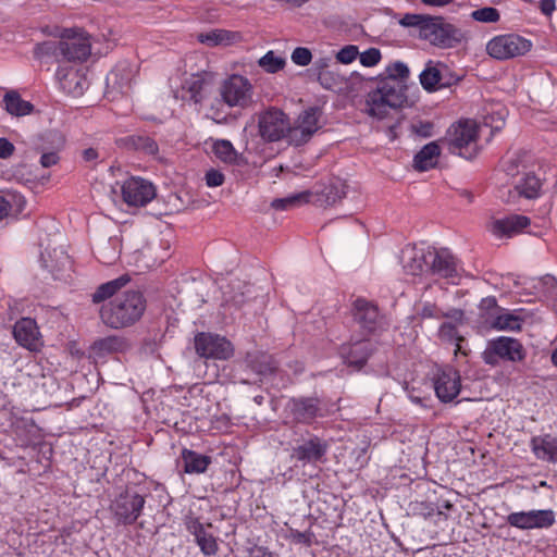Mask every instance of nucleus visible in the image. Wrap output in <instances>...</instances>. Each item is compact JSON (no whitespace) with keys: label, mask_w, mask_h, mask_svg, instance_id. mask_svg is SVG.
<instances>
[{"label":"nucleus","mask_w":557,"mask_h":557,"mask_svg":"<svg viewBox=\"0 0 557 557\" xmlns=\"http://www.w3.org/2000/svg\"><path fill=\"white\" fill-rule=\"evenodd\" d=\"M5 110L15 116H24L32 112L33 104L23 100L16 91H9L3 98Z\"/></svg>","instance_id":"obj_39"},{"label":"nucleus","mask_w":557,"mask_h":557,"mask_svg":"<svg viewBox=\"0 0 557 557\" xmlns=\"http://www.w3.org/2000/svg\"><path fill=\"white\" fill-rule=\"evenodd\" d=\"M326 450L327 444L318 436H312L302 444L294 447L290 456L304 465L317 463L322 461Z\"/></svg>","instance_id":"obj_21"},{"label":"nucleus","mask_w":557,"mask_h":557,"mask_svg":"<svg viewBox=\"0 0 557 557\" xmlns=\"http://www.w3.org/2000/svg\"><path fill=\"white\" fill-rule=\"evenodd\" d=\"M381 52L376 48H369L368 50L360 53V63L363 66H374L376 65L381 60Z\"/></svg>","instance_id":"obj_53"},{"label":"nucleus","mask_w":557,"mask_h":557,"mask_svg":"<svg viewBox=\"0 0 557 557\" xmlns=\"http://www.w3.org/2000/svg\"><path fill=\"white\" fill-rule=\"evenodd\" d=\"M347 194V185L339 178L331 180L321 189L312 193L310 203L318 207H329L341 201Z\"/></svg>","instance_id":"obj_22"},{"label":"nucleus","mask_w":557,"mask_h":557,"mask_svg":"<svg viewBox=\"0 0 557 557\" xmlns=\"http://www.w3.org/2000/svg\"><path fill=\"white\" fill-rule=\"evenodd\" d=\"M532 42L517 34L498 35L486 45V52L496 60H508L524 55L531 50Z\"/></svg>","instance_id":"obj_6"},{"label":"nucleus","mask_w":557,"mask_h":557,"mask_svg":"<svg viewBox=\"0 0 557 557\" xmlns=\"http://www.w3.org/2000/svg\"><path fill=\"white\" fill-rule=\"evenodd\" d=\"M134 71L127 63L117 64L107 75V88L111 91L126 94L132 86Z\"/></svg>","instance_id":"obj_30"},{"label":"nucleus","mask_w":557,"mask_h":557,"mask_svg":"<svg viewBox=\"0 0 557 557\" xmlns=\"http://www.w3.org/2000/svg\"><path fill=\"white\" fill-rule=\"evenodd\" d=\"M555 8V0H541L540 2V9L545 15H550Z\"/></svg>","instance_id":"obj_61"},{"label":"nucleus","mask_w":557,"mask_h":557,"mask_svg":"<svg viewBox=\"0 0 557 557\" xmlns=\"http://www.w3.org/2000/svg\"><path fill=\"white\" fill-rule=\"evenodd\" d=\"M206 183L209 187H218L224 183V175L216 170H209L206 173Z\"/></svg>","instance_id":"obj_54"},{"label":"nucleus","mask_w":557,"mask_h":557,"mask_svg":"<svg viewBox=\"0 0 557 557\" xmlns=\"http://www.w3.org/2000/svg\"><path fill=\"white\" fill-rule=\"evenodd\" d=\"M355 321L366 335L374 334L383 329V318L377 307L363 298H358L354 302Z\"/></svg>","instance_id":"obj_18"},{"label":"nucleus","mask_w":557,"mask_h":557,"mask_svg":"<svg viewBox=\"0 0 557 557\" xmlns=\"http://www.w3.org/2000/svg\"><path fill=\"white\" fill-rule=\"evenodd\" d=\"M55 76L65 92L73 96L83 95L87 79L77 69L71 65L59 66Z\"/></svg>","instance_id":"obj_23"},{"label":"nucleus","mask_w":557,"mask_h":557,"mask_svg":"<svg viewBox=\"0 0 557 557\" xmlns=\"http://www.w3.org/2000/svg\"><path fill=\"white\" fill-rule=\"evenodd\" d=\"M231 290L224 292V301L234 307H242L246 302V295L250 292L249 287L237 281L230 285Z\"/></svg>","instance_id":"obj_43"},{"label":"nucleus","mask_w":557,"mask_h":557,"mask_svg":"<svg viewBox=\"0 0 557 557\" xmlns=\"http://www.w3.org/2000/svg\"><path fill=\"white\" fill-rule=\"evenodd\" d=\"M530 447L539 460L557 463V436L552 434L533 436Z\"/></svg>","instance_id":"obj_26"},{"label":"nucleus","mask_w":557,"mask_h":557,"mask_svg":"<svg viewBox=\"0 0 557 557\" xmlns=\"http://www.w3.org/2000/svg\"><path fill=\"white\" fill-rule=\"evenodd\" d=\"M399 24L414 28L421 40L438 48H453L465 39L461 29L440 15L406 13Z\"/></svg>","instance_id":"obj_1"},{"label":"nucleus","mask_w":557,"mask_h":557,"mask_svg":"<svg viewBox=\"0 0 557 557\" xmlns=\"http://www.w3.org/2000/svg\"><path fill=\"white\" fill-rule=\"evenodd\" d=\"M523 319L508 310H502L493 322L492 327L497 331H519L522 326Z\"/></svg>","instance_id":"obj_40"},{"label":"nucleus","mask_w":557,"mask_h":557,"mask_svg":"<svg viewBox=\"0 0 557 557\" xmlns=\"http://www.w3.org/2000/svg\"><path fill=\"white\" fill-rule=\"evenodd\" d=\"M311 200V191H302L299 194L290 195L285 198H277L271 202V207L275 210H289L299 207L304 203H309Z\"/></svg>","instance_id":"obj_42"},{"label":"nucleus","mask_w":557,"mask_h":557,"mask_svg":"<svg viewBox=\"0 0 557 557\" xmlns=\"http://www.w3.org/2000/svg\"><path fill=\"white\" fill-rule=\"evenodd\" d=\"M321 110L311 107L301 112L294 126L288 132V143L294 146H301L310 140L319 129Z\"/></svg>","instance_id":"obj_13"},{"label":"nucleus","mask_w":557,"mask_h":557,"mask_svg":"<svg viewBox=\"0 0 557 557\" xmlns=\"http://www.w3.org/2000/svg\"><path fill=\"white\" fill-rule=\"evenodd\" d=\"M146 300L141 293L131 290L116 296L100 309L101 321L111 329L134 324L144 314Z\"/></svg>","instance_id":"obj_2"},{"label":"nucleus","mask_w":557,"mask_h":557,"mask_svg":"<svg viewBox=\"0 0 557 557\" xmlns=\"http://www.w3.org/2000/svg\"><path fill=\"white\" fill-rule=\"evenodd\" d=\"M428 272L441 278L447 280L451 284H458L461 277V268L457 258L445 248H429Z\"/></svg>","instance_id":"obj_11"},{"label":"nucleus","mask_w":557,"mask_h":557,"mask_svg":"<svg viewBox=\"0 0 557 557\" xmlns=\"http://www.w3.org/2000/svg\"><path fill=\"white\" fill-rule=\"evenodd\" d=\"M127 348L128 344L123 337L111 335L95 341L89 347V356L94 359H101L112 354L125 351Z\"/></svg>","instance_id":"obj_29"},{"label":"nucleus","mask_w":557,"mask_h":557,"mask_svg":"<svg viewBox=\"0 0 557 557\" xmlns=\"http://www.w3.org/2000/svg\"><path fill=\"white\" fill-rule=\"evenodd\" d=\"M443 70L447 71V67L441 63L429 61L425 64L424 70L419 75V78L422 87L426 91H435L450 85V82L445 79Z\"/></svg>","instance_id":"obj_27"},{"label":"nucleus","mask_w":557,"mask_h":557,"mask_svg":"<svg viewBox=\"0 0 557 557\" xmlns=\"http://www.w3.org/2000/svg\"><path fill=\"white\" fill-rule=\"evenodd\" d=\"M59 162V156L54 151L45 152L40 157V164L44 168H50Z\"/></svg>","instance_id":"obj_57"},{"label":"nucleus","mask_w":557,"mask_h":557,"mask_svg":"<svg viewBox=\"0 0 557 557\" xmlns=\"http://www.w3.org/2000/svg\"><path fill=\"white\" fill-rule=\"evenodd\" d=\"M98 151L94 148H87L83 151V158L87 162L95 161L98 158Z\"/></svg>","instance_id":"obj_63"},{"label":"nucleus","mask_w":557,"mask_h":557,"mask_svg":"<svg viewBox=\"0 0 557 557\" xmlns=\"http://www.w3.org/2000/svg\"><path fill=\"white\" fill-rule=\"evenodd\" d=\"M11 203L2 195H0V220L9 215Z\"/></svg>","instance_id":"obj_62"},{"label":"nucleus","mask_w":557,"mask_h":557,"mask_svg":"<svg viewBox=\"0 0 557 557\" xmlns=\"http://www.w3.org/2000/svg\"><path fill=\"white\" fill-rule=\"evenodd\" d=\"M516 194L527 199L536 198L540 194L541 182L533 172H523L520 177L511 182Z\"/></svg>","instance_id":"obj_34"},{"label":"nucleus","mask_w":557,"mask_h":557,"mask_svg":"<svg viewBox=\"0 0 557 557\" xmlns=\"http://www.w3.org/2000/svg\"><path fill=\"white\" fill-rule=\"evenodd\" d=\"M128 282V275H122L115 280L101 284L92 294V302L100 304L111 298L117 293V290L124 287Z\"/></svg>","instance_id":"obj_38"},{"label":"nucleus","mask_w":557,"mask_h":557,"mask_svg":"<svg viewBox=\"0 0 557 557\" xmlns=\"http://www.w3.org/2000/svg\"><path fill=\"white\" fill-rule=\"evenodd\" d=\"M198 40L210 47L215 46H230L242 40V35L238 32H231L226 29H212L208 33L199 34Z\"/></svg>","instance_id":"obj_35"},{"label":"nucleus","mask_w":557,"mask_h":557,"mask_svg":"<svg viewBox=\"0 0 557 557\" xmlns=\"http://www.w3.org/2000/svg\"><path fill=\"white\" fill-rule=\"evenodd\" d=\"M91 54L90 36L82 28H67L61 34V57L70 62L86 61Z\"/></svg>","instance_id":"obj_9"},{"label":"nucleus","mask_w":557,"mask_h":557,"mask_svg":"<svg viewBox=\"0 0 557 557\" xmlns=\"http://www.w3.org/2000/svg\"><path fill=\"white\" fill-rule=\"evenodd\" d=\"M530 224L529 218L519 214H512L493 221L491 232L497 237H511Z\"/></svg>","instance_id":"obj_28"},{"label":"nucleus","mask_w":557,"mask_h":557,"mask_svg":"<svg viewBox=\"0 0 557 557\" xmlns=\"http://www.w3.org/2000/svg\"><path fill=\"white\" fill-rule=\"evenodd\" d=\"M123 200L128 206L143 207L156 197L154 186L141 178L129 177L121 186Z\"/></svg>","instance_id":"obj_17"},{"label":"nucleus","mask_w":557,"mask_h":557,"mask_svg":"<svg viewBox=\"0 0 557 557\" xmlns=\"http://www.w3.org/2000/svg\"><path fill=\"white\" fill-rule=\"evenodd\" d=\"M471 17L481 23H496L500 18V14L497 9L492 7H484L478 10H474L471 13Z\"/></svg>","instance_id":"obj_50"},{"label":"nucleus","mask_w":557,"mask_h":557,"mask_svg":"<svg viewBox=\"0 0 557 557\" xmlns=\"http://www.w3.org/2000/svg\"><path fill=\"white\" fill-rule=\"evenodd\" d=\"M14 152V146L7 138H0V158L7 159L11 157Z\"/></svg>","instance_id":"obj_56"},{"label":"nucleus","mask_w":557,"mask_h":557,"mask_svg":"<svg viewBox=\"0 0 557 557\" xmlns=\"http://www.w3.org/2000/svg\"><path fill=\"white\" fill-rule=\"evenodd\" d=\"M432 381L435 394L442 403L453 401L460 393V374L451 367L437 368Z\"/></svg>","instance_id":"obj_14"},{"label":"nucleus","mask_w":557,"mask_h":557,"mask_svg":"<svg viewBox=\"0 0 557 557\" xmlns=\"http://www.w3.org/2000/svg\"><path fill=\"white\" fill-rule=\"evenodd\" d=\"M525 156V153L517 152L506 157L503 161L504 171L507 176L512 178V181H516L523 172H527L524 163Z\"/></svg>","instance_id":"obj_41"},{"label":"nucleus","mask_w":557,"mask_h":557,"mask_svg":"<svg viewBox=\"0 0 557 557\" xmlns=\"http://www.w3.org/2000/svg\"><path fill=\"white\" fill-rule=\"evenodd\" d=\"M419 314L422 318H438L440 317V310L435 305L432 304H425L421 308Z\"/></svg>","instance_id":"obj_58"},{"label":"nucleus","mask_w":557,"mask_h":557,"mask_svg":"<svg viewBox=\"0 0 557 557\" xmlns=\"http://www.w3.org/2000/svg\"><path fill=\"white\" fill-rule=\"evenodd\" d=\"M258 127L260 136L272 143L284 137L288 139L290 124L283 111L272 108L259 115Z\"/></svg>","instance_id":"obj_12"},{"label":"nucleus","mask_w":557,"mask_h":557,"mask_svg":"<svg viewBox=\"0 0 557 557\" xmlns=\"http://www.w3.org/2000/svg\"><path fill=\"white\" fill-rule=\"evenodd\" d=\"M287 410L293 421L301 424H311L317 418L325 416L320 398L313 396L292 398Z\"/></svg>","instance_id":"obj_16"},{"label":"nucleus","mask_w":557,"mask_h":557,"mask_svg":"<svg viewBox=\"0 0 557 557\" xmlns=\"http://www.w3.org/2000/svg\"><path fill=\"white\" fill-rule=\"evenodd\" d=\"M293 537L299 543L310 544L309 535L307 533L296 531L293 533Z\"/></svg>","instance_id":"obj_64"},{"label":"nucleus","mask_w":557,"mask_h":557,"mask_svg":"<svg viewBox=\"0 0 557 557\" xmlns=\"http://www.w3.org/2000/svg\"><path fill=\"white\" fill-rule=\"evenodd\" d=\"M441 156V148L437 141H431L421 148L413 158V168L424 172L435 168Z\"/></svg>","instance_id":"obj_32"},{"label":"nucleus","mask_w":557,"mask_h":557,"mask_svg":"<svg viewBox=\"0 0 557 557\" xmlns=\"http://www.w3.org/2000/svg\"><path fill=\"white\" fill-rule=\"evenodd\" d=\"M385 74L386 77L384 79H398L405 84L409 77V69L404 62L396 61L386 66Z\"/></svg>","instance_id":"obj_49"},{"label":"nucleus","mask_w":557,"mask_h":557,"mask_svg":"<svg viewBox=\"0 0 557 557\" xmlns=\"http://www.w3.org/2000/svg\"><path fill=\"white\" fill-rule=\"evenodd\" d=\"M185 88L189 94V100L194 103H201L211 95L213 84L208 76L198 74L186 81Z\"/></svg>","instance_id":"obj_31"},{"label":"nucleus","mask_w":557,"mask_h":557,"mask_svg":"<svg viewBox=\"0 0 557 557\" xmlns=\"http://www.w3.org/2000/svg\"><path fill=\"white\" fill-rule=\"evenodd\" d=\"M196 354L200 358L227 360L234 355L233 344L224 336L201 332L194 338Z\"/></svg>","instance_id":"obj_10"},{"label":"nucleus","mask_w":557,"mask_h":557,"mask_svg":"<svg viewBox=\"0 0 557 557\" xmlns=\"http://www.w3.org/2000/svg\"><path fill=\"white\" fill-rule=\"evenodd\" d=\"M34 57L36 59L53 57L59 60L61 57V39L59 41L47 40L37 44L34 48Z\"/></svg>","instance_id":"obj_46"},{"label":"nucleus","mask_w":557,"mask_h":557,"mask_svg":"<svg viewBox=\"0 0 557 557\" xmlns=\"http://www.w3.org/2000/svg\"><path fill=\"white\" fill-rule=\"evenodd\" d=\"M480 309L486 311L498 309L496 298L493 296L483 298L480 302Z\"/></svg>","instance_id":"obj_60"},{"label":"nucleus","mask_w":557,"mask_h":557,"mask_svg":"<svg viewBox=\"0 0 557 557\" xmlns=\"http://www.w3.org/2000/svg\"><path fill=\"white\" fill-rule=\"evenodd\" d=\"M373 350V343L367 338H362L343 345L341 355L348 366L360 369L366 364Z\"/></svg>","instance_id":"obj_20"},{"label":"nucleus","mask_w":557,"mask_h":557,"mask_svg":"<svg viewBox=\"0 0 557 557\" xmlns=\"http://www.w3.org/2000/svg\"><path fill=\"white\" fill-rule=\"evenodd\" d=\"M15 341L30 351H38L44 343L37 323L30 318L20 319L13 327Z\"/></svg>","instance_id":"obj_19"},{"label":"nucleus","mask_w":557,"mask_h":557,"mask_svg":"<svg viewBox=\"0 0 557 557\" xmlns=\"http://www.w3.org/2000/svg\"><path fill=\"white\" fill-rule=\"evenodd\" d=\"M358 54H359V51H358L357 46L348 45V46H345L344 48H342L336 53V60L343 64H350L352 61L356 60Z\"/></svg>","instance_id":"obj_51"},{"label":"nucleus","mask_w":557,"mask_h":557,"mask_svg":"<svg viewBox=\"0 0 557 557\" xmlns=\"http://www.w3.org/2000/svg\"><path fill=\"white\" fill-rule=\"evenodd\" d=\"M213 152L223 162H233L236 159V151L228 140H216L213 145Z\"/></svg>","instance_id":"obj_48"},{"label":"nucleus","mask_w":557,"mask_h":557,"mask_svg":"<svg viewBox=\"0 0 557 557\" xmlns=\"http://www.w3.org/2000/svg\"><path fill=\"white\" fill-rule=\"evenodd\" d=\"M290 59L299 66H307L312 60V53L308 48L297 47L293 51Z\"/></svg>","instance_id":"obj_52"},{"label":"nucleus","mask_w":557,"mask_h":557,"mask_svg":"<svg viewBox=\"0 0 557 557\" xmlns=\"http://www.w3.org/2000/svg\"><path fill=\"white\" fill-rule=\"evenodd\" d=\"M331 62H332V59L330 57H323V58L315 60L314 70L317 71V74L321 73L322 71L331 70L330 69Z\"/></svg>","instance_id":"obj_59"},{"label":"nucleus","mask_w":557,"mask_h":557,"mask_svg":"<svg viewBox=\"0 0 557 557\" xmlns=\"http://www.w3.org/2000/svg\"><path fill=\"white\" fill-rule=\"evenodd\" d=\"M479 129L480 126L473 120H460L453 124L441 140L449 152L471 160L479 153Z\"/></svg>","instance_id":"obj_5"},{"label":"nucleus","mask_w":557,"mask_h":557,"mask_svg":"<svg viewBox=\"0 0 557 557\" xmlns=\"http://www.w3.org/2000/svg\"><path fill=\"white\" fill-rule=\"evenodd\" d=\"M407 102V86L398 79H381L377 87L368 92L364 111L379 120L389 110L401 108Z\"/></svg>","instance_id":"obj_4"},{"label":"nucleus","mask_w":557,"mask_h":557,"mask_svg":"<svg viewBox=\"0 0 557 557\" xmlns=\"http://www.w3.org/2000/svg\"><path fill=\"white\" fill-rule=\"evenodd\" d=\"M438 337L442 342L454 345V354L467 356V349L463 346L465 337L459 334L457 326L450 322H445L438 330Z\"/></svg>","instance_id":"obj_36"},{"label":"nucleus","mask_w":557,"mask_h":557,"mask_svg":"<svg viewBox=\"0 0 557 557\" xmlns=\"http://www.w3.org/2000/svg\"><path fill=\"white\" fill-rule=\"evenodd\" d=\"M258 64L268 73H276L284 67L285 60L276 55L273 51H268L260 58Z\"/></svg>","instance_id":"obj_47"},{"label":"nucleus","mask_w":557,"mask_h":557,"mask_svg":"<svg viewBox=\"0 0 557 557\" xmlns=\"http://www.w3.org/2000/svg\"><path fill=\"white\" fill-rule=\"evenodd\" d=\"M182 460L186 473H203L211 463V457L186 448L182 450Z\"/></svg>","instance_id":"obj_37"},{"label":"nucleus","mask_w":557,"mask_h":557,"mask_svg":"<svg viewBox=\"0 0 557 557\" xmlns=\"http://www.w3.org/2000/svg\"><path fill=\"white\" fill-rule=\"evenodd\" d=\"M555 521L556 516L552 509L518 511L507 516L508 524L520 530L548 529Z\"/></svg>","instance_id":"obj_15"},{"label":"nucleus","mask_w":557,"mask_h":557,"mask_svg":"<svg viewBox=\"0 0 557 557\" xmlns=\"http://www.w3.org/2000/svg\"><path fill=\"white\" fill-rule=\"evenodd\" d=\"M185 524L187 531L195 536L196 543L203 555L213 556L218 553L219 545L215 536L209 533L197 518H188Z\"/></svg>","instance_id":"obj_24"},{"label":"nucleus","mask_w":557,"mask_h":557,"mask_svg":"<svg viewBox=\"0 0 557 557\" xmlns=\"http://www.w3.org/2000/svg\"><path fill=\"white\" fill-rule=\"evenodd\" d=\"M433 125L430 122H418L412 125V131L421 137L432 136Z\"/></svg>","instance_id":"obj_55"},{"label":"nucleus","mask_w":557,"mask_h":557,"mask_svg":"<svg viewBox=\"0 0 557 557\" xmlns=\"http://www.w3.org/2000/svg\"><path fill=\"white\" fill-rule=\"evenodd\" d=\"M117 239L110 238L107 243L101 244L97 249V258L104 264H112L120 256L117 249Z\"/></svg>","instance_id":"obj_45"},{"label":"nucleus","mask_w":557,"mask_h":557,"mask_svg":"<svg viewBox=\"0 0 557 557\" xmlns=\"http://www.w3.org/2000/svg\"><path fill=\"white\" fill-rule=\"evenodd\" d=\"M145 498L140 494L124 492L116 496L110 504V511L116 525H131L141 515Z\"/></svg>","instance_id":"obj_8"},{"label":"nucleus","mask_w":557,"mask_h":557,"mask_svg":"<svg viewBox=\"0 0 557 557\" xmlns=\"http://www.w3.org/2000/svg\"><path fill=\"white\" fill-rule=\"evenodd\" d=\"M429 249H419L407 246L401 250V263L405 272L410 275H419L428 272Z\"/></svg>","instance_id":"obj_25"},{"label":"nucleus","mask_w":557,"mask_h":557,"mask_svg":"<svg viewBox=\"0 0 557 557\" xmlns=\"http://www.w3.org/2000/svg\"><path fill=\"white\" fill-rule=\"evenodd\" d=\"M483 356L487 364L495 366L499 359L511 362L523 361L527 351L518 339L508 336H499L487 343Z\"/></svg>","instance_id":"obj_7"},{"label":"nucleus","mask_w":557,"mask_h":557,"mask_svg":"<svg viewBox=\"0 0 557 557\" xmlns=\"http://www.w3.org/2000/svg\"><path fill=\"white\" fill-rule=\"evenodd\" d=\"M219 92L221 100L215 99L208 114L216 123L226 121L227 113L224 111V106L245 109L252 103L253 87L243 75L233 74L227 77L221 84Z\"/></svg>","instance_id":"obj_3"},{"label":"nucleus","mask_w":557,"mask_h":557,"mask_svg":"<svg viewBox=\"0 0 557 557\" xmlns=\"http://www.w3.org/2000/svg\"><path fill=\"white\" fill-rule=\"evenodd\" d=\"M124 145L133 150L150 156L156 160L163 161V158L159 156V146L157 141L146 135H131L123 139Z\"/></svg>","instance_id":"obj_33"},{"label":"nucleus","mask_w":557,"mask_h":557,"mask_svg":"<svg viewBox=\"0 0 557 557\" xmlns=\"http://www.w3.org/2000/svg\"><path fill=\"white\" fill-rule=\"evenodd\" d=\"M318 82L324 89L338 91L342 89L345 78L336 70H329L318 73Z\"/></svg>","instance_id":"obj_44"}]
</instances>
